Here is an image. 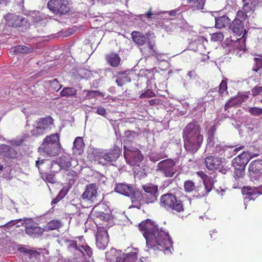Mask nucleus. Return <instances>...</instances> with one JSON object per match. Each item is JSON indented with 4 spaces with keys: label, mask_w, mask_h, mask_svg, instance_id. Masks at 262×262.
Returning <instances> with one entry per match:
<instances>
[{
    "label": "nucleus",
    "mask_w": 262,
    "mask_h": 262,
    "mask_svg": "<svg viewBox=\"0 0 262 262\" xmlns=\"http://www.w3.org/2000/svg\"><path fill=\"white\" fill-rule=\"evenodd\" d=\"M142 233L146 246L150 251H163L165 255L171 254L172 242L168 232L164 230H144Z\"/></svg>",
    "instance_id": "f257e3e1"
},
{
    "label": "nucleus",
    "mask_w": 262,
    "mask_h": 262,
    "mask_svg": "<svg viewBox=\"0 0 262 262\" xmlns=\"http://www.w3.org/2000/svg\"><path fill=\"white\" fill-rule=\"evenodd\" d=\"M183 138L186 150L190 154L196 152L203 141L199 124L196 122L188 124L183 129Z\"/></svg>",
    "instance_id": "f03ea898"
},
{
    "label": "nucleus",
    "mask_w": 262,
    "mask_h": 262,
    "mask_svg": "<svg viewBox=\"0 0 262 262\" xmlns=\"http://www.w3.org/2000/svg\"><path fill=\"white\" fill-rule=\"evenodd\" d=\"M61 149L59 135L58 133L47 136L39 148V152L42 155L53 157L58 155Z\"/></svg>",
    "instance_id": "7ed1b4c3"
},
{
    "label": "nucleus",
    "mask_w": 262,
    "mask_h": 262,
    "mask_svg": "<svg viewBox=\"0 0 262 262\" xmlns=\"http://www.w3.org/2000/svg\"><path fill=\"white\" fill-rule=\"evenodd\" d=\"M160 205L166 209H171L179 212L184 210L182 202L177 200L175 195L172 193L162 195L160 198Z\"/></svg>",
    "instance_id": "20e7f679"
},
{
    "label": "nucleus",
    "mask_w": 262,
    "mask_h": 262,
    "mask_svg": "<svg viewBox=\"0 0 262 262\" xmlns=\"http://www.w3.org/2000/svg\"><path fill=\"white\" fill-rule=\"evenodd\" d=\"M53 121L50 116L39 119L33 124L34 128L31 130V134L35 137L43 135L51 128Z\"/></svg>",
    "instance_id": "39448f33"
},
{
    "label": "nucleus",
    "mask_w": 262,
    "mask_h": 262,
    "mask_svg": "<svg viewBox=\"0 0 262 262\" xmlns=\"http://www.w3.org/2000/svg\"><path fill=\"white\" fill-rule=\"evenodd\" d=\"M120 150L117 147H114L110 150L101 151L98 152L96 156L99 163L103 165H106L110 163L116 161L119 157Z\"/></svg>",
    "instance_id": "423d86ee"
},
{
    "label": "nucleus",
    "mask_w": 262,
    "mask_h": 262,
    "mask_svg": "<svg viewBox=\"0 0 262 262\" xmlns=\"http://www.w3.org/2000/svg\"><path fill=\"white\" fill-rule=\"evenodd\" d=\"M69 0H50L48 3L49 9L56 15H63L70 10Z\"/></svg>",
    "instance_id": "0eeeda50"
},
{
    "label": "nucleus",
    "mask_w": 262,
    "mask_h": 262,
    "mask_svg": "<svg viewBox=\"0 0 262 262\" xmlns=\"http://www.w3.org/2000/svg\"><path fill=\"white\" fill-rule=\"evenodd\" d=\"M157 171L166 177H172L177 171L176 163L170 159L162 160L158 164Z\"/></svg>",
    "instance_id": "6e6552de"
},
{
    "label": "nucleus",
    "mask_w": 262,
    "mask_h": 262,
    "mask_svg": "<svg viewBox=\"0 0 262 262\" xmlns=\"http://www.w3.org/2000/svg\"><path fill=\"white\" fill-rule=\"evenodd\" d=\"M249 174L254 184L259 182V179H262V160H257L252 161L249 165Z\"/></svg>",
    "instance_id": "1a4fd4ad"
},
{
    "label": "nucleus",
    "mask_w": 262,
    "mask_h": 262,
    "mask_svg": "<svg viewBox=\"0 0 262 262\" xmlns=\"http://www.w3.org/2000/svg\"><path fill=\"white\" fill-rule=\"evenodd\" d=\"M213 185V180L211 177H207L204 179L203 184L196 186L197 196H204L212 190Z\"/></svg>",
    "instance_id": "9d476101"
},
{
    "label": "nucleus",
    "mask_w": 262,
    "mask_h": 262,
    "mask_svg": "<svg viewBox=\"0 0 262 262\" xmlns=\"http://www.w3.org/2000/svg\"><path fill=\"white\" fill-rule=\"evenodd\" d=\"M148 41L146 48L144 49L143 52L148 56H154L158 54L156 46V41L152 39L155 38L153 33L148 32L147 33Z\"/></svg>",
    "instance_id": "9b49d317"
},
{
    "label": "nucleus",
    "mask_w": 262,
    "mask_h": 262,
    "mask_svg": "<svg viewBox=\"0 0 262 262\" xmlns=\"http://www.w3.org/2000/svg\"><path fill=\"white\" fill-rule=\"evenodd\" d=\"M97 194L96 185L94 184H91L87 186L85 191L82 194L81 198L83 200L95 202L97 201Z\"/></svg>",
    "instance_id": "f8f14e48"
},
{
    "label": "nucleus",
    "mask_w": 262,
    "mask_h": 262,
    "mask_svg": "<svg viewBox=\"0 0 262 262\" xmlns=\"http://www.w3.org/2000/svg\"><path fill=\"white\" fill-rule=\"evenodd\" d=\"M97 246L100 249H104L108 243L107 230H97L95 234Z\"/></svg>",
    "instance_id": "ddd939ff"
},
{
    "label": "nucleus",
    "mask_w": 262,
    "mask_h": 262,
    "mask_svg": "<svg viewBox=\"0 0 262 262\" xmlns=\"http://www.w3.org/2000/svg\"><path fill=\"white\" fill-rule=\"evenodd\" d=\"M251 158L252 156L249 152L243 151L232 160V165H239L242 167H246Z\"/></svg>",
    "instance_id": "4468645a"
},
{
    "label": "nucleus",
    "mask_w": 262,
    "mask_h": 262,
    "mask_svg": "<svg viewBox=\"0 0 262 262\" xmlns=\"http://www.w3.org/2000/svg\"><path fill=\"white\" fill-rule=\"evenodd\" d=\"M206 168L210 170L217 169L221 166L222 159L220 158L214 156H208L204 161Z\"/></svg>",
    "instance_id": "2eb2a0df"
},
{
    "label": "nucleus",
    "mask_w": 262,
    "mask_h": 262,
    "mask_svg": "<svg viewBox=\"0 0 262 262\" xmlns=\"http://www.w3.org/2000/svg\"><path fill=\"white\" fill-rule=\"evenodd\" d=\"M229 29L232 30L233 33L237 36H241L244 33L243 36L245 34L246 30L244 29V23L241 19L235 18L229 26Z\"/></svg>",
    "instance_id": "dca6fc26"
},
{
    "label": "nucleus",
    "mask_w": 262,
    "mask_h": 262,
    "mask_svg": "<svg viewBox=\"0 0 262 262\" xmlns=\"http://www.w3.org/2000/svg\"><path fill=\"white\" fill-rule=\"evenodd\" d=\"M130 131L128 130L125 132L126 135L124 139V156L126 159V162L128 164L131 163L130 152H131V143L129 139V137H127L128 135L130 134Z\"/></svg>",
    "instance_id": "f3484780"
},
{
    "label": "nucleus",
    "mask_w": 262,
    "mask_h": 262,
    "mask_svg": "<svg viewBox=\"0 0 262 262\" xmlns=\"http://www.w3.org/2000/svg\"><path fill=\"white\" fill-rule=\"evenodd\" d=\"M0 155L9 158L16 157L17 152L12 147L5 144L0 145Z\"/></svg>",
    "instance_id": "a211bd4d"
},
{
    "label": "nucleus",
    "mask_w": 262,
    "mask_h": 262,
    "mask_svg": "<svg viewBox=\"0 0 262 262\" xmlns=\"http://www.w3.org/2000/svg\"><path fill=\"white\" fill-rule=\"evenodd\" d=\"M143 188L147 193V197L149 198V202H154L157 199L158 187L154 185L144 186Z\"/></svg>",
    "instance_id": "6ab92c4d"
},
{
    "label": "nucleus",
    "mask_w": 262,
    "mask_h": 262,
    "mask_svg": "<svg viewBox=\"0 0 262 262\" xmlns=\"http://www.w3.org/2000/svg\"><path fill=\"white\" fill-rule=\"evenodd\" d=\"M206 0H187L188 6L193 11L203 10Z\"/></svg>",
    "instance_id": "aec40b11"
},
{
    "label": "nucleus",
    "mask_w": 262,
    "mask_h": 262,
    "mask_svg": "<svg viewBox=\"0 0 262 262\" xmlns=\"http://www.w3.org/2000/svg\"><path fill=\"white\" fill-rule=\"evenodd\" d=\"M18 251L20 253L28 254L30 259L33 258L36 259L39 258L40 255V252L36 250L29 249L25 246H19L18 247Z\"/></svg>",
    "instance_id": "412c9836"
},
{
    "label": "nucleus",
    "mask_w": 262,
    "mask_h": 262,
    "mask_svg": "<svg viewBox=\"0 0 262 262\" xmlns=\"http://www.w3.org/2000/svg\"><path fill=\"white\" fill-rule=\"evenodd\" d=\"M107 62L113 67H118L120 62V58L118 55L115 53H111L106 55Z\"/></svg>",
    "instance_id": "4be33fe9"
},
{
    "label": "nucleus",
    "mask_w": 262,
    "mask_h": 262,
    "mask_svg": "<svg viewBox=\"0 0 262 262\" xmlns=\"http://www.w3.org/2000/svg\"><path fill=\"white\" fill-rule=\"evenodd\" d=\"M139 227L140 229H162V227L159 228L158 225L149 219L142 222L139 224Z\"/></svg>",
    "instance_id": "5701e85b"
},
{
    "label": "nucleus",
    "mask_w": 262,
    "mask_h": 262,
    "mask_svg": "<svg viewBox=\"0 0 262 262\" xmlns=\"http://www.w3.org/2000/svg\"><path fill=\"white\" fill-rule=\"evenodd\" d=\"M143 199V195L140 191L136 190L132 192V207L139 208Z\"/></svg>",
    "instance_id": "b1692460"
},
{
    "label": "nucleus",
    "mask_w": 262,
    "mask_h": 262,
    "mask_svg": "<svg viewBox=\"0 0 262 262\" xmlns=\"http://www.w3.org/2000/svg\"><path fill=\"white\" fill-rule=\"evenodd\" d=\"M115 191L121 194L129 196L131 193L130 187L123 183L117 184L115 187Z\"/></svg>",
    "instance_id": "393cba45"
},
{
    "label": "nucleus",
    "mask_w": 262,
    "mask_h": 262,
    "mask_svg": "<svg viewBox=\"0 0 262 262\" xmlns=\"http://www.w3.org/2000/svg\"><path fill=\"white\" fill-rule=\"evenodd\" d=\"M147 37L138 31L132 32V39L137 45H143L146 41Z\"/></svg>",
    "instance_id": "a878e982"
},
{
    "label": "nucleus",
    "mask_w": 262,
    "mask_h": 262,
    "mask_svg": "<svg viewBox=\"0 0 262 262\" xmlns=\"http://www.w3.org/2000/svg\"><path fill=\"white\" fill-rule=\"evenodd\" d=\"M17 26L15 28L20 29L21 32H25L30 27V24L28 19L22 16H19V19L17 21Z\"/></svg>",
    "instance_id": "bb28decb"
},
{
    "label": "nucleus",
    "mask_w": 262,
    "mask_h": 262,
    "mask_svg": "<svg viewBox=\"0 0 262 262\" xmlns=\"http://www.w3.org/2000/svg\"><path fill=\"white\" fill-rule=\"evenodd\" d=\"M130 71H126L121 73L116 80V82L119 86H122L124 83L130 82Z\"/></svg>",
    "instance_id": "cd10ccee"
},
{
    "label": "nucleus",
    "mask_w": 262,
    "mask_h": 262,
    "mask_svg": "<svg viewBox=\"0 0 262 262\" xmlns=\"http://www.w3.org/2000/svg\"><path fill=\"white\" fill-rule=\"evenodd\" d=\"M84 143L82 138L77 137L73 143V152L80 154L84 147Z\"/></svg>",
    "instance_id": "c85d7f7f"
},
{
    "label": "nucleus",
    "mask_w": 262,
    "mask_h": 262,
    "mask_svg": "<svg viewBox=\"0 0 262 262\" xmlns=\"http://www.w3.org/2000/svg\"><path fill=\"white\" fill-rule=\"evenodd\" d=\"M214 19L215 21V27L219 29L224 28L226 25H228L230 21V19L226 15L215 17Z\"/></svg>",
    "instance_id": "c756f323"
},
{
    "label": "nucleus",
    "mask_w": 262,
    "mask_h": 262,
    "mask_svg": "<svg viewBox=\"0 0 262 262\" xmlns=\"http://www.w3.org/2000/svg\"><path fill=\"white\" fill-rule=\"evenodd\" d=\"M19 16L12 13H9L5 16V20L9 26L15 28L17 26V21L19 19Z\"/></svg>",
    "instance_id": "7c9ffc66"
},
{
    "label": "nucleus",
    "mask_w": 262,
    "mask_h": 262,
    "mask_svg": "<svg viewBox=\"0 0 262 262\" xmlns=\"http://www.w3.org/2000/svg\"><path fill=\"white\" fill-rule=\"evenodd\" d=\"M16 54H28L32 52L31 48L24 45H18L11 49Z\"/></svg>",
    "instance_id": "2f4dec72"
},
{
    "label": "nucleus",
    "mask_w": 262,
    "mask_h": 262,
    "mask_svg": "<svg viewBox=\"0 0 262 262\" xmlns=\"http://www.w3.org/2000/svg\"><path fill=\"white\" fill-rule=\"evenodd\" d=\"M21 225L25 229H36L38 228L37 223L32 219H24V223Z\"/></svg>",
    "instance_id": "473e14b6"
},
{
    "label": "nucleus",
    "mask_w": 262,
    "mask_h": 262,
    "mask_svg": "<svg viewBox=\"0 0 262 262\" xmlns=\"http://www.w3.org/2000/svg\"><path fill=\"white\" fill-rule=\"evenodd\" d=\"M77 90L74 88L66 87L60 92V95L62 97L75 96L76 95Z\"/></svg>",
    "instance_id": "72a5a7b5"
},
{
    "label": "nucleus",
    "mask_w": 262,
    "mask_h": 262,
    "mask_svg": "<svg viewBox=\"0 0 262 262\" xmlns=\"http://www.w3.org/2000/svg\"><path fill=\"white\" fill-rule=\"evenodd\" d=\"M184 190L186 192L190 193L196 191V186L191 180H187L184 184Z\"/></svg>",
    "instance_id": "f704fd0d"
},
{
    "label": "nucleus",
    "mask_w": 262,
    "mask_h": 262,
    "mask_svg": "<svg viewBox=\"0 0 262 262\" xmlns=\"http://www.w3.org/2000/svg\"><path fill=\"white\" fill-rule=\"evenodd\" d=\"M21 223H24V219L11 221L6 224L4 226L6 228L13 227L14 229H15L16 228H19L20 226H22Z\"/></svg>",
    "instance_id": "c9c22d12"
},
{
    "label": "nucleus",
    "mask_w": 262,
    "mask_h": 262,
    "mask_svg": "<svg viewBox=\"0 0 262 262\" xmlns=\"http://www.w3.org/2000/svg\"><path fill=\"white\" fill-rule=\"evenodd\" d=\"M239 97L237 96L231 98L225 105L224 109L227 110L231 106L239 105L242 103V101L239 100Z\"/></svg>",
    "instance_id": "e433bc0d"
},
{
    "label": "nucleus",
    "mask_w": 262,
    "mask_h": 262,
    "mask_svg": "<svg viewBox=\"0 0 262 262\" xmlns=\"http://www.w3.org/2000/svg\"><path fill=\"white\" fill-rule=\"evenodd\" d=\"M234 168V174L235 178H243L245 174L246 167H242L239 165H232Z\"/></svg>",
    "instance_id": "4c0bfd02"
},
{
    "label": "nucleus",
    "mask_w": 262,
    "mask_h": 262,
    "mask_svg": "<svg viewBox=\"0 0 262 262\" xmlns=\"http://www.w3.org/2000/svg\"><path fill=\"white\" fill-rule=\"evenodd\" d=\"M134 173L135 180H141L142 178H144L146 176L144 169L141 168L135 167L134 169Z\"/></svg>",
    "instance_id": "58836bf2"
},
{
    "label": "nucleus",
    "mask_w": 262,
    "mask_h": 262,
    "mask_svg": "<svg viewBox=\"0 0 262 262\" xmlns=\"http://www.w3.org/2000/svg\"><path fill=\"white\" fill-rule=\"evenodd\" d=\"M134 160L135 164L139 166L138 163L141 162L143 159V156L141 154V152L136 149L135 150H132V160Z\"/></svg>",
    "instance_id": "ea45409f"
},
{
    "label": "nucleus",
    "mask_w": 262,
    "mask_h": 262,
    "mask_svg": "<svg viewBox=\"0 0 262 262\" xmlns=\"http://www.w3.org/2000/svg\"><path fill=\"white\" fill-rule=\"evenodd\" d=\"M50 166V172L53 173H58L62 168L58 162L53 161L49 165Z\"/></svg>",
    "instance_id": "a19ab883"
},
{
    "label": "nucleus",
    "mask_w": 262,
    "mask_h": 262,
    "mask_svg": "<svg viewBox=\"0 0 262 262\" xmlns=\"http://www.w3.org/2000/svg\"><path fill=\"white\" fill-rule=\"evenodd\" d=\"M143 15H135L133 20H132L133 25L135 27L141 28V26L143 24V22L145 21V19L143 18Z\"/></svg>",
    "instance_id": "79ce46f5"
},
{
    "label": "nucleus",
    "mask_w": 262,
    "mask_h": 262,
    "mask_svg": "<svg viewBox=\"0 0 262 262\" xmlns=\"http://www.w3.org/2000/svg\"><path fill=\"white\" fill-rule=\"evenodd\" d=\"M58 163L63 169H67L71 166L69 158L66 157H61Z\"/></svg>",
    "instance_id": "37998d69"
},
{
    "label": "nucleus",
    "mask_w": 262,
    "mask_h": 262,
    "mask_svg": "<svg viewBox=\"0 0 262 262\" xmlns=\"http://www.w3.org/2000/svg\"><path fill=\"white\" fill-rule=\"evenodd\" d=\"M93 214L99 219L100 217H103L104 222H107L108 220L109 219L110 215L105 213L103 212L97 211L95 210V208L93 209Z\"/></svg>",
    "instance_id": "c03bdc74"
},
{
    "label": "nucleus",
    "mask_w": 262,
    "mask_h": 262,
    "mask_svg": "<svg viewBox=\"0 0 262 262\" xmlns=\"http://www.w3.org/2000/svg\"><path fill=\"white\" fill-rule=\"evenodd\" d=\"M131 254L128 253H122L120 256L116 257V262H130Z\"/></svg>",
    "instance_id": "a18cd8bd"
},
{
    "label": "nucleus",
    "mask_w": 262,
    "mask_h": 262,
    "mask_svg": "<svg viewBox=\"0 0 262 262\" xmlns=\"http://www.w3.org/2000/svg\"><path fill=\"white\" fill-rule=\"evenodd\" d=\"M167 156L163 152H160L159 153L152 154L150 156V160L153 162H156L162 159L167 157Z\"/></svg>",
    "instance_id": "49530a36"
},
{
    "label": "nucleus",
    "mask_w": 262,
    "mask_h": 262,
    "mask_svg": "<svg viewBox=\"0 0 262 262\" xmlns=\"http://www.w3.org/2000/svg\"><path fill=\"white\" fill-rule=\"evenodd\" d=\"M248 112L253 116H260L262 115V108L257 107H251L248 109Z\"/></svg>",
    "instance_id": "de8ad7c7"
},
{
    "label": "nucleus",
    "mask_w": 262,
    "mask_h": 262,
    "mask_svg": "<svg viewBox=\"0 0 262 262\" xmlns=\"http://www.w3.org/2000/svg\"><path fill=\"white\" fill-rule=\"evenodd\" d=\"M62 227V224L58 221H52L49 223V229H58Z\"/></svg>",
    "instance_id": "09e8293b"
},
{
    "label": "nucleus",
    "mask_w": 262,
    "mask_h": 262,
    "mask_svg": "<svg viewBox=\"0 0 262 262\" xmlns=\"http://www.w3.org/2000/svg\"><path fill=\"white\" fill-rule=\"evenodd\" d=\"M80 249L83 252L84 254L87 255L89 257H91L93 254V252L91 247L88 245L80 246Z\"/></svg>",
    "instance_id": "8fccbe9b"
},
{
    "label": "nucleus",
    "mask_w": 262,
    "mask_h": 262,
    "mask_svg": "<svg viewBox=\"0 0 262 262\" xmlns=\"http://www.w3.org/2000/svg\"><path fill=\"white\" fill-rule=\"evenodd\" d=\"M99 220L102 222V223H100V226L98 227L99 228L105 229L110 228L112 223V220H110V219L108 220L107 222H104L103 217H100Z\"/></svg>",
    "instance_id": "3c124183"
},
{
    "label": "nucleus",
    "mask_w": 262,
    "mask_h": 262,
    "mask_svg": "<svg viewBox=\"0 0 262 262\" xmlns=\"http://www.w3.org/2000/svg\"><path fill=\"white\" fill-rule=\"evenodd\" d=\"M255 62V65L252 68V70L255 72H257L259 69L262 68V60L260 58H254Z\"/></svg>",
    "instance_id": "603ef678"
},
{
    "label": "nucleus",
    "mask_w": 262,
    "mask_h": 262,
    "mask_svg": "<svg viewBox=\"0 0 262 262\" xmlns=\"http://www.w3.org/2000/svg\"><path fill=\"white\" fill-rule=\"evenodd\" d=\"M151 8H150L149 10L145 14H143V18L146 17L148 20H151L152 19H155L156 17V13L151 11Z\"/></svg>",
    "instance_id": "864d4df0"
},
{
    "label": "nucleus",
    "mask_w": 262,
    "mask_h": 262,
    "mask_svg": "<svg viewBox=\"0 0 262 262\" xmlns=\"http://www.w3.org/2000/svg\"><path fill=\"white\" fill-rule=\"evenodd\" d=\"M224 38V35L221 32H216L212 34L211 39L214 41H222Z\"/></svg>",
    "instance_id": "5fc2aeb1"
},
{
    "label": "nucleus",
    "mask_w": 262,
    "mask_h": 262,
    "mask_svg": "<svg viewBox=\"0 0 262 262\" xmlns=\"http://www.w3.org/2000/svg\"><path fill=\"white\" fill-rule=\"evenodd\" d=\"M227 83L224 81H222L219 85V93L224 95L225 93H227Z\"/></svg>",
    "instance_id": "6e6d98bb"
},
{
    "label": "nucleus",
    "mask_w": 262,
    "mask_h": 262,
    "mask_svg": "<svg viewBox=\"0 0 262 262\" xmlns=\"http://www.w3.org/2000/svg\"><path fill=\"white\" fill-rule=\"evenodd\" d=\"M55 173L52 172L46 173V179L47 181L51 183H54L55 182V179L54 178Z\"/></svg>",
    "instance_id": "4d7b16f0"
},
{
    "label": "nucleus",
    "mask_w": 262,
    "mask_h": 262,
    "mask_svg": "<svg viewBox=\"0 0 262 262\" xmlns=\"http://www.w3.org/2000/svg\"><path fill=\"white\" fill-rule=\"evenodd\" d=\"M214 135L208 134L207 143L210 146H213L215 143Z\"/></svg>",
    "instance_id": "13d9d810"
},
{
    "label": "nucleus",
    "mask_w": 262,
    "mask_h": 262,
    "mask_svg": "<svg viewBox=\"0 0 262 262\" xmlns=\"http://www.w3.org/2000/svg\"><path fill=\"white\" fill-rule=\"evenodd\" d=\"M262 92V86H256L252 90L251 93L253 96H256L260 94Z\"/></svg>",
    "instance_id": "bf43d9fd"
},
{
    "label": "nucleus",
    "mask_w": 262,
    "mask_h": 262,
    "mask_svg": "<svg viewBox=\"0 0 262 262\" xmlns=\"http://www.w3.org/2000/svg\"><path fill=\"white\" fill-rule=\"evenodd\" d=\"M35 230H26L27 234L32 236L33 238H37L39 236H41L42 234V232H40L39 233L34 232Z\"/></svg>",
    "instance_id": "052dcab7"
},
{
    "label": "nucleus",
    "mask_w": 262,
    "mask_h": 262,
    "mask_svg": "<svg viewBox=\"0 0 262 262\" xmlns=\"http://www.w3.org/2000/svg\"><path fill=\"white\" fill-rule=\"evenodd\" d=\"M100 92L97 91H89L87 93V96L89 98H92L96 97L97 95H100Z\"/></svg>",
    "instance_id": "680f3d73"
},
{
    "label": "nucleus",
    "mask_w": 262,
    "mask_h": 262,
    "mask_svg": "<svg viewBox=\"0 0 262 262\" xmlns=\"http://www.w3.org/2000/svg\"><path fill=\"white\" fill-rule=\"evenodd\" d=\"M243 3H246L250 7L254 9L255 5L257 3V0H243Z\"/></svg>",
    "instance_id": "e2e57ef3"
},
{
    "label": "nucleus",
    "mask_w": 262,
    "mask_h": 262,
    "mask_svg": "<svg viewBox=\"0 0 262 262\" xmlns=\"http://www.w3.org/2000/svg\"><path fill=\"white\" fill-rule=\"evenodd\" d=\"M138 249L137 248H132V262H136L137 261V254Z\"/></svg>",
    "instance_id": "0e129e2a"
},
{
    "label": "nucleus",
    "mask_w": 262,
    "mask_h": 262,
    "mask_svg": "<svg viewBox=\"0 0 262 262\" xmlns=\"http://www.w3.org/2000/svg\"><path fill=\"white\" fill-rule=\"evenodd\" d=\"M45 163V161L43 159L39 160V159H38V160L36 161L35 166L36 167L38 168L40 173L42 172L40 166L44 165Z\"/></svg>",
    "instance_id": "69168bd1"
},
{
    "label": "nucleus",
    "mask_w": 262,
    "mask_h": 262,
    "mask_svg": "<svg viewBox=\"0 0 262 262\" xmlns=\"http://www.w3.org/2000/svg\"><path fill=\"white\" fill-rule=\"evenodd\" d=\"M247 13L243 12L242 11H238L237 13V17H238L237 18L241 19H243V20H245V18L247 17V15L246 14Z\"/></svg>",
    "instance_id": "338daca9"
},
{
    "label": "nucleus",
    "mask_w": 262,
    "mask_h": 262,
    "mask_svg": "<svg viewBox=\"0 0 262 262\" xmlns=\"http://www.w3.org/2000/svg\"><path fill=\"white\" fill-rule=\"evenodd\" d=\"M96 113L100 115H104L106 113V110L102 107H98L96 108Z\"/></svg>",
    "instance_id": "774afa93"
}]
</instances>
